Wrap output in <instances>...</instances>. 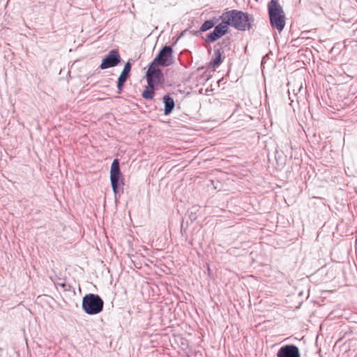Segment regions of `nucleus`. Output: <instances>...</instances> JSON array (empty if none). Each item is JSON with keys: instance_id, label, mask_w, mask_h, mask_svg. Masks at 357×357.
<instances>
[{"instance_id": "obj_11", "label": "nucleus", "mask_w": 357, "mask_h": 357, "mask_svg": "<svg viewBox=\"0 0 357 357\" xmlns=\"http://www.w3.org/2000/svg\"><path fill=\"white\" fill-rule=\"evenodd\" d=\"M222 53L220 49L214 50V55L210 62V66L213 68L218 67L222 63Z\"/></svg>"}, {"instance_id": "obj_15", "label": "nucleus", "mask_w": 357, "mask_h": 357, "mask_svg": "<svg viewBox=\"0 0 357 357\" xmlns=\"http://www.w3.org/2000/svg\"><path fill=\"white\" fill-rule=\"evenodd\" d=\"M253 22V17L247 14V29H250L251 28Z\"/></svg>"}, {"instance_id": "obj_5", "label": "nucleus", "mask_w": 357, "mask_h": 357, "mask_svg": "<svg viewBox=\"0 0 357 357\" xmlns=\"http://www.w3.org/2000/svg\"><path fill=\"white\" fill-rule=\"evenodd\" d=\"M145 77L147 82V86L142 91V96L145 100H153L155 96V91L158 86H162L164 85L165 77L149 71H146Z\"/></svg>"}, {"instance_id": "obj_1", "label": "nucleus", "mask_w": 357, "mask_h": 357, "mask_svg": "<svg viewBox=\"0 0 357 357\" xmlns=\"http://www.w3.org/2000/svg\"><path fill=\"white\" fill-rule=\"evenodd\" d=\"M173 63V49L171 46L165 45L150 63L147 71L165 77L162 70L159 67H168Z\"/></svg>"}, {"instance_id": "obj_14", "label": "nucleus", "mask_w": 357, "mask_h": 357, "mask_svg": "<svg viewBox=\"0 0 357 357\" xmlns=\"http://www.w3.org/2000/svg\"><path fill=\"white\" fill-rule=\"evenodd\" d=\"M131 68H132V63H130V61H128L126 63L121 73L130 76Z\"/></svg>"}, {"instance_id": "obj_12", "label": "nucleus", "mask_w": 357, "mask_h": 357, "mask_svg": "<svg viewBox=\"0 0 357 357\" xmlns=\"http://www.w3.org/2000/svg\"><path fill=\"white\" fill-rule=\"evenodd\" d=\"M220 18L213 17V19L206 20L201 26L200 31L205 32L212 29L215 24L219 21Z\"/></svg>"}, {"instance_id": "obj_13", "label": "nucleus", "mask_w": 357, "mask_h": 357, "mask_svg": "<svg viewBox=\"0 0 357 357\" xmlns=\"http://www.w3.org/2000/svg\"><path fill=\"white\" fill-rule=\"evenodd\" d=\"M129 77L130 76L121 73V74L118 78V80H117V89H118L117 93L119 94H121L122 93L125 83L126 82V81Z\"/></svg>"}, {"instance_id": "obj_8", "label": "nucleus", "mask_w": 357, "mask_h": 357, "mask_svg": "<svg viewBox=\"0 0 357 357\" xmlns=\"http://www.w3.org/2000/svg\"><path fill=\"white\" fill-rule=\"evenodd\" d=\"M227 31L228 29L226 25L220 23L215 26L213 31L206 35L205 42L207 43H213L226 34Z\"/></svg>"}, {"instance_id": "obj_2", "label": "nucleus", "mask_w": 357, "mask_h": 357, "mask_svg": "<svg viewBox=\"0 0 357 357\" xmlns=\"http://www.w3.org/2000/svg\"><path fill=\"white\" fill-rule=\"evenodd\" d=\"M267 8L271 27L279 33L282 32L285 26V14L282 7L277 0H271Z\"/></svg>"}, {"instance_id": "obj_10", "label": "nucleus", "mask_w": 357, "mask_h": 357, "mask_svg": "<svg viewBox=\"0 0 357 357\" xmlns=\"http://www.w3.org/2000/svg\"><path fill=\"white\" fill-rule=\"evenodd\" d=\"M162 102L164 103V114H170L175 107V102L174 98H172L168 94L165 95L162 98Z\"/></svg>"}, {"instance_id": "obj_7", "label": "nucleus", "mask_w": 357, "mask_h": 357, "mask_svg": "<svg viewBox=\"0 0 357 357\" xmlns=\"http://www.w3.org/2000/svg\"><path fill=\"white\" fill-rule=\"evenodd\" d=\"M121 61V55L116 49L112 50L102 59L99 68L102 70L117 66Z\"/></svg>"}, {"instance_id": "obj_6", "label": "nucleus", "mask_w": 357, "mask_h": 357, "mask_svg": "<svg viewBox=\"0 0 357 357\" xmlns=\"http://www.w3.org/2000/svg\"><path fill=\"white\" fill-rule=\"evenodd\" d=\"M110 181L112 190L115 195H116V194L120 192L121 186L124 185L118 159H114L112 163L110 169Z\"/></svg>"}, {"instance_id": "obj_3", "label": "nucleus", "mask_w": 357, "mask_h": 357, "mask_svg": "<svg viewBox=\"0 0 357 357\" xmlns=\"http://www.w3.org/2000/svg\"><path fill=\"white\" fill-rule=\"evenodd\" d=\"M220 19L222 20L221 24L226 25L228 28L229 26H233L235 29L241 31L245 30V14L242 11L236 10H231L223 13Z\"/></svg>"}, {"instance_id": "obj_4", "label": "nucleus", "mask_w": 357, "mask_h": 357, "mask_svg": "<svg viewBox=\"0 0 357 357\" xmlns=\"http://www.w3.org/2000/svg\"><path fill=\"white\" fill-rule=\"evenodd\" d=\"M104 301L102 298L94 294H86L82 298V307L83 311L89 315H95L103 310Z\"/></svg>"}, {"instance_id": "obj_9", "label": "nucleus", "mask_w": 357, "mask_h": 357, "mask_svg": "<svg viewBox=\"0 0 357 357\" xmlns=\"http://www.w3.org/2000/svg\"><path fill=\"white\" fill-rule=\"evenodd\" d=\"M277 357H301V354L297 346L286 344L279 349Z\"/></svg>"}]
</instances>
